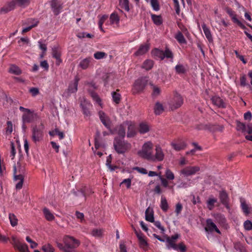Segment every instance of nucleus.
<instances>
[{"mask_svg":"<svg viewBox=\"0 0 252 252\" xmlns=\"http://www.w3.org/2000/svg\"><path fill=\"white\" fill-rule=\"evenodd\" d=\"M166 178L170 181L173 180L175 179V176L172 171L169 168H167L165 172Z\"/></svg>","mask_w":252,"mask_h":252,"instance_id":"nucleus-47","label":"nucleus"},{"mask_svg":"<svg viewBox=\"0 0 252 252\" xmlns=\"http://www.w3.org/2000/svg\"><path fill=\"white\" fill-rule=\"evenodd\" d=\"M163 51L158 48H155L151 52V54L155 58H158L163 60Z\"/></svg>","mask_w":252,"mask_h":252,"instance_id":"nucleus-35","label":"nucleus"},{"mask_svg":"<svg viewBox=\"0 0 252 252\" xmlns=\"http://www.w3.org/2000/svg\"><path fill=\"white\" fill-rule=\"evenodd\" d=\"M220 198L221 202L224 205L228 204V195L225 191H221L220 192Z\"/></svg>","mask_w":252,"mask_h":252,"instance_id":"nucleus-34","label":"nucleus"},{"mask_svg":"<svg viewBox=\"0 0 252 252\" xmlns=\"http://www.w3.org/2000/svg\"><path fill=\"white\" fill-rule=\"evenodd\" d=\"M127 124L128 121H125L120 125L117 126L114 129H113L115 130L114 134L117 133L122 138H124L126 135L125 129L126 127V125H127Z\"/></svg>","mask_w":252,"mask_h":252,"instance_id":"nucleus-13","label":"nucleus"},{"mask_svg":"<svg viewBox=\"0 0 252 252\" xmlns=\"http://www.w3.org/2000/svg\"><path fill=\"white\" fill-rule=\"evenodd\" d=\"M13 168L14 180L15 181L19 180L15 187L17 189H20L23 185L26 171L25 168L24 166H22L20 163H18L17 166L14 165Z\"/></svg>","mask_w":252,"mask_h":252,"instance_id":"nucleus-1","label":"nucleus"},{"mask_svg":"<svg viewBox=\"0 0 252 252\" xmlns=\"http://www.w3.org/2000/svg\"><path fill=\"white\" fill-rule=\"evenodd\" d=\"M63 241L69 251H76L74 249L77 248L80 244V242L78 240L68 235L63 238Z\"/></svg>","mask_w":252,"mask_h":252,"instance_id":"nucleus-6","label":"nucleus"},{"mask_svg":"<svg viewBox=\"0 0 252 252\" xmlns=\"http://www.w3.org/2000/svg\"><path fill=\"white\" fill-rule=\"evenodd\" d=\"M106 54L103 52H96L94 54V57L95 59L100 60L105 58Z\"/></svg>","mask_w":252,"mask_h":252,"instance_id":"nucleus-52","label":"nucleus"},{"mask_svg":"<svg viewBox=\"0 0 252 252\" xmlns=\"http://www.w3.org/2000/svg\"><path fill=\"white\" fill-rule=\"evenodd\" d=\"M154 65V61L151 60H146L143 63L141 67L146 70L151 69Z\"/></svg>","mask_w":252,"mask_h":252,"instance_id":"nucleus-30","label":"nucleus"},{"mask_svg":"<svg viewBox=\"0 0 252 252\" xmlns=\"http://www.w3.org/2000/svg\"><path fill=\"white\" fill-rule=\"evenodd\" d=\"M148 80L146 77H141L137 79L133 86V94H138L143 91L147 85Z\"/></svg>","mask_w":252,"mask_h":252,"instance_id":"nucleus-7","label":"nucleus"},{"mask_svg":"<svg viewBox=\"0 0 252 252\" xmlns=\"http://www.w3.org/2000/svg\"><path fill=\"white\" fill-rule=\"evenodd\" d=\"M119 2L121 8H124L127 12L129 11L128 0H119Z\"/></svg>","mask_w":252,"mask_h":252,"instance_id":"nucleus-43","label":"nucleus"},{"mask_svg":"<svg viewBox=\"0 0 252 252\" xmlns=\"http://www.w3.org/2000/svg\"><path fill=\"white\" fill-rule=\"evenodd\" d=\"M7 126L5 128L6 133L8 135L10 134L13 131V125L11 121H7L6 123Z\"/></svg>","mask_w":252,"mask_h":252,"instance_id":"nucleus-50","label":"nucleus"},{"mask_svg":"<svg viewBox=\"0 0 252 252\" xmlns=\"http://www.w3.org/2000/svg\"><path fill=\"white\" fill-rule=\"evenodd\" d=\"M217 200L215 198H210L207 201L208 208L210 210L213 209L214 206V204L216 203Z\"/></svg>","mask_w":252,"mask_h":252,"instance_id":"nucleus-51","label":"nucleus"},{"mask_svg":"<svg viewBox=\"0 0 252 252\" xmlns=\"http://www.w3.org/2000/svg\"><path fill=\"white\" fill-rule=\"evenodd\" d=\"M16 3L21 7H26L29 5L30 0H16Z\"/></svg>","mask_w":252,"mask_h":252,"instance_id":"nucleus-49","label":"nucleus"},{"mask_svg":"<svg viewBox=\"0 0 252 252\" xmlns=\"http://www.w3.org/2000/svg\"><path fill=\"white\" fill-rule=\"evenodd\" d=\"M175 38L180 44H185L187 43L186 40L181 32H179L175 35Z\"/></svg>","mask_w":252,"mask_h":252,"instance_id":"nucleus-42","label":"nucleus"},{"mask_svg":"<svg viewBox=\"0 0 252 252\" xmlns=\"http://www.w3.org/2000/svg\"><path fill=\"white\" fill-rule=\"evenodd\" d=\"M150 130L149 126L145 123H142L140 124L139 126V131L141 134H144Z\"/></svg>","mask_w":252,"mask_h":252,"instance_id":"nucleus-32","label":"nucleus"},{"mask_svg":"<svg viewBox=\"0 0 252 252\" xmlns=\"http://www.w3.org/2000/svg\"><path fill=\"white\" fill-rule=\"evenodd\" d=\"M153 143L147 141L143 145L141 149L138 152L137 154L139 157L151 161L153 153Z\"/></svg>","mask_w":252,"mask_h":252,"instance_id":"nucleus-2","label":"nucleus"},{"mask_svg":"<svg viewBox=\"0 0 252 252\" xmlns=\"http://www.w3.org/2000/svg\"><path fill=\"white\" fill-rule=\"evenodd\" d=\"M206 232L212 233L215 231L217 233L220 234V232L218 228L217 225L213 222L212 220L208 219L206 220V226L205 227Z\"/></svg>","mask_w":252,"mask_h":252,"instance_id":"nucleus-14","label":"nucleus"},{"mask_svg":"<svg viewBox=\"0 0 252 252\" xmlns=\"http://www.w3.org/2000/svg\"><path fill=\"white\" fill-rule=\"evenodd\" d=\"M50 5L52 10L55 15H58L63 8L62 4L58 1V0H51Z\"/></svg>","mask_w":252,"mask_h":252,"instance_id":"nucleus-15","label":"nucleus"},{"mask_svg":"<svg viewBox=\"0 0 252 252\" xmlns=\"http://www.w3.org/2000/svg\"><path fill=\"white\" fill-rule=\"evenodd\" d=\"M112 96L114 102L116 104H119L121 99V94L116 92H113L112 93Z\"/></svg>","mask_w":252,"mask_h":252,"instance_id":"nucleus-48","label":"nucleus"},{"mask_svg":"<svg viewBox=\"0 0 252 252\" xmlns=\"http://www.w3.org/2000/svg\"><path fill=\"white\" fill-rule=\"evenodd\" d=\"M19 109L24 112L22 116V122L24 124L32 123L38 117L36 113H34L30 109L25 108L22 106H20Z\"/></svg>","mask_w":252,"mask_h":252,"instance_id":"nucleus-5","label":"nucleus"},{"mask_svg":"<svg viewBox=\"0 0 252 252\" xmlns=\"http://www.w3.org/2000/svg\"><path fill=\"white\" fill-rule=\"evenodd\" d=\"M49 134L52 136L58 135L59 136L60 139H63L64 136L63 133V132L60 131L58 128H56L55 130L50 131Z\"/></svg>","mask_w":252,"mask_h":252,"instance_id":"nucleus-46","label":"nucleus"},{"mask_svg":"<svg viewBox=\"0 0 252 252\" xmlns=\"http://www.w3.org/2000/svg\"><path fill=\"white\" fill-rule=\"evenodd\" d=\"M44 126L42 123L39 125L33 126L32 127V139L34 142L36 143L42 140L43 137V130Z\"/></svg>","mask_w":252,"mask_h":252,"instance_id":"nucleus-4","label":"nucleus"},{"mask_svg":"<svg viewBox=\"0 0 252 252\" xmlns=\"http://www.w3.org/2000/svg\"><path fill=\"white\" fill-rule=\"evenodd\" d=\"M212 103L216 106L220 108H225V104L223 100L220 97L215 96L212 97Z\"/></svg>","mask_w":252,"mask_h":252,"instance_id":"nucleus-19","label":"nucleus"},{"mask_svg":"<svg viewBox=\"0 0 252 252\" xmlns=\"http://www.w3.org/2000/svg\"><path fill=\"white\" fill-rule=\"evenodd\" d=\"M90 103H87L85 101L81 103V106L83 111V113L84 115L87 117L90 116L91 115V113L90 111Z\"/></svg>","mask_w":252,"mask_h":252,"instance_id":"nucleus-25","label":"nucleus"},{"mask_svg":"<svg viewBox=\"0 0 252 252\" xmlns=\"http://www.w3.org/2000/svg\"><path fill=\"white\" fill-rule=\"evenodd\" d=\"M42 250L45 252H54V248L49 244L44 245L42 248Z\"/></svg>","mask_w":252,"mask_h":252,"instance_id":"nucleus-54","label":"nucleus"},{"mask_svg":"<svg viewBox=\"0 0 252 252\" xmlns=\"http://www.w3.org/2000/svg\"><path fill=\"white\" fill-rule=\"evenodd\" d=\"M145 219L151 222H154V212L150 207H148L145 211Z\"/></svg>","mask_w":252,"mask_h":252,"instance_id":"nucleus-23","label":"nucleus"},{"mask_svg":"<svg viewBox=\"0 0 252 252\" xmlns=\"http://www.w3.org/2000/svg\"><path fill=\"white\" fill-rule=\"evenodd\" d=\"M217 221L221 224H224L226 223V219L223 216L220 214H218L216 217Z\"/></svg>","mask_w":252,"mask_h":252,"instance_id":"nucleus-56","label":"nucleus"},{"mask_svg":"<svg viewBox=\"0 0 252 252\" xmlns=\"http://www.w3.org/2000/svg\"><path fill=\"white\" fill-rule=\"evenodd\" d=\"M182 96L177 93H175L173 97L169 102V106L172 110L180 107L183 104Z\"/></svg>","mask_w":252,"mask_h":252,"instance_id":"nucleus-9","label":"nucleus"},{"mask_svg":"<svg viewBox=\"0 0 252 252\" xmlns=\"http://www.w3.org/2000/svg\"><path fill=\"white\" fill-rule=\"evenodd\" d=\"M93 59L91 57L87 58L83 60L79 63V66L83 69L87 68Z\"/></svg>","mask_w":252,"mask_h":252,"instance_id":"nucleus-33","label":"nucleus"},{"mask_svg":"<svg viewBox=\"0 0 252 252\" xmlns=\"http://www.w3.org/2000/svg\"><path fill=\"white\" fill-rule=\"evenodd\" d=\"M53 57L56 59V64L59 65L62 63L61 59V53L56 48H54L52 49Z\"/></svg>","mask_w":252,"mask_h":252,"instance_id":"nucleus-27","label":"nucleus"},{"mask_svg":"<svg viewBox=\"0 0 252 252\" xmlns=\"http://www.w3.org/2000/svg\"><path fill=\"white\" fill-rule=\"evenodd\" d=\"M127 136L128 137H132L136 134V131L134 124L130 121H128Z\"/></svg>","mask_w":252,"mask_h":252,"instance_id":"nucleus-17","label":"nucleus"},{"mask_svg":"<svg viewBox=\"0 0 252 252\" xmlns=\"http://www.w3.org/2000/svg\"><path fill=\"white\" fill-rule=\"evenodd\" d=\"M43 213L45 218L49 221H52L54 220L55 217L53 214L46 208L43 209Z\"/></svg>","mask_w":252,"mask_h":252,"instance_id":"nucleus-37","label":"nucleus"},{"mask_svg":"<svg viewBox=\"0 0 252 252\" xmlns=\"http://www.w3.org/2000/svg\"><path fill=\"white\" fill-rule=\"evenodd\" d=\"M57 246L61 250L63 251L64 252H76V251H69L67 249L66 246L65 245L64 246L63 245V244L61 243H57Z\"/></svg>","mask_w":252,"mask_h":252,"instance_id":"nucleus-60","label":"nucleus"},{"mask_svg":"<svg viewBox=\"0 0 252 252\" xmlns=\"http://www.w3.org/2000/svg\"><path fill=\"white\" fill-rule=\"evenodd\" d=\"M98 116L101 122L109 130L110 133L114 134L115 130L111 128L112 122L109 117L102 111L98 112Z\"/></svg>","mask_w":252,"mask_h":252,"instance_id":"nucleus-8","label":"nucleus"},{"mask_svg":"<svg viewBox=\"0 0 252 252\" xmlns=\"http://www.w3.org/2000/svg\"><path fill=\"white\" fill-rule=\"evenodd\" d=\"M151 18L154 23L157 26H160L163 23V19L161 15L152 14Z\"/></svg>","mask_w":252,"mask_h":252,"instance_id":"nucleus-29","label":"nucleus"},{"mask_svg":"<svg viewBox=\"0 0 252 252\" xmlns=\"http://www.w3.org/2000/svg\"><path fill=\"white\" fill-rule=\"evenodd\" d=\"M155 154H153L151 161H161L164 159V154L159 145H156Z\"/></svg>","mask_w":252,"mask_h":252,"instance_id":"nucleus-11","label":"nucleus"},{"mask_svg":"<svg viewBox=\"0 0 252 252\" xmlns=\"http://www.w3.org/2000/svg\"><path fill=\"white\" fill-rule=\"evenodd\" d=\"M175 70L179 74L184 73L186 72V69L182 64H177L175 66Z\"/></svg>","mask_w":252,"mask_h":252,"instance_id":"nucleus-55","label":"nucleus"},{"mask_svg":"<svg viewBox=\"0 0 252 252\" xmlns=\"http://www.w3.org/2000/svg\"><path fill=\"white\" fill-rule=\"evenodd\" d=\"M16 1L14 0L11 1L7 3L4 6L0 9V12L7 13L15 8Z\"/></svg>","mask_w":252,"mask_h":252,"instance_id":"nucleus-16","label":"nucleus"},{"mask_svg":"<svg viewBox=\"0 0 252 252\" xmlns=\"http://www.w3.org/2000/svg\"><path fill=\"white\" fill-rule=\"evenodd\" d=\"M202 28L203 30L204 33L208 40L211 42L213 41V37L211 33L210 29L206 26L205 23L202 25Z\"/></svg>","mask_w":252,"mask_h":252,"instance_id":"nucleus-26","label":"nucleus"},{"mask_svg":"<svg viewBox=\"0 0 252 252\" xmlns=\"http://www.w3.org/2000/svg\"><path fill=\"white\" fill-rule=\"evenodd\" d=\"M140 247L143 249L145 248L147 245V242L144 238H140L139 240Z\"/></svg>","mask_w":252,"mask_h":252,"instance_id":"nucleus-63","label":"nucleus"},{"mask_svg":"<svg viewBox=\"0 0 252 252\" xmlns=\"http://www.w3.org/2000/svg\"><path fill=\"white\" fill-rule=\"evenodd\" d=\"M11 151H10V157H11V159H13L15 158V156L16 154V150L14 147V144L13 142L11 143Z\"/></svg>","mask_w":252,"mask_h":252,"instance_id":"nucleus-61","label":"nucleus"},{"mask_svg":"<svg viewBox=\"0 0 252 252\" xmlns=\"http://www.w3.org/2000/svg\"><path fill=\"white\" fill-rule=\"evenodd\" d=\"M241 206L243 210V213L246 215H248L252 213V208L251 207L246 203V201L244 199H241Z\"/></svg>","mask_w":252,"mask_h":252,"instance_id":"nucleus-18","label":"nucleus"},{"mask_svg":"<svg viewBox=\"0 0 252 252\" xmlns=\"http://www.w3.org/2000/svg\"><path fill=\"white\" fill-rule=\"evenodd\" d=\"M9 219L10 224L13 227L15 226L18 224V219L14 214L10 213L9 214Z\"/></svg>","mask_w":252,"mask_h":252,"instance_id":"nucleus-40","label":"nucleus"},{"mask_svg":"<svg viewBox=\"0 0 252 252\" xmlns=\"http://www.w3.org/2000/svg\"><path fill=\"white\" fill-rule=\"evenodd\" d=\"M172 147L176 151H180L184 150L187 147V144L184 141H180L179 143L172 142Z\"/></svg>","mask_w":252,"mask_h":252,"instance_id":"nucleus-20","label":"nucleus"},{"mask_svg":"<svg viewBox=\"0 0 252 252\" xmlns=\"http://www.w3.org/2000/svg\"><path fill=\"white\" fill-rule=\"evenodd\" d=\"M154 109V113L157 115L161 114L164 111V108L162 104L158 101L155 103Z\"/></svg>","mask_w":252,"mask_h":252,"instance_id":"nucleus-28","label":"nucleus"},{"mask_svg":"<svg viewBox=\"0 0 252 252\" xmlns=\"http://www.w3.org/2000/svg\"><path fill=\"white\" fill-rule=\"evenodd\" d=\"M237 127L238 130H241L243 132H245L246 130V126L243 123L238 122L237 123Z\"/></svg>","mask_w":252,"mask_h":252,"instance_id":"nucleus-58","label":"nucleus"},{"mask_svg":"<svg viewBox=\"0 0 252 252\" xmlns=\"http://www.w3.org/2000/svg\"><path fill=\"white\" fill-rule=\"evenodd\" d=\"M173 57L174 55L172 52L168 47H166L165 51H163V60L164 58L171 59L172 60Z\"/></svg>","mask_w":252,"mask_h":252,"instance_id":"nucleus-41","label":"nucleus"},{"mask_svg":"<svg viewBox=\"0 0 252 252\" xmlns=\"http://www.w3.org/2000/svg\"><path fill=\"white\" fill-rule=\"evenodd\" d=\"M104 230L102 229H94L91 232V234L96 238H101L103 236Z\"/></svg>","mask_w":252,"mask_h":252,"instance_id":"nucleus-38","label":"nucleus"},{"mask_svg":"<svg viewBox=\"0 0 252 252\" xmlns=\"http://www.w3.org/2000/svg\"><path fill=\"white\" fill-rule=\"evenodd\" d=\"M152 87L153 93L152 94L154 96H158L160 93V90L158 86H155L153 84H151Z\"/></svg>","mask_w":252,"mask_h":252,"instance_id":"nucleus-53","label":"nucleus"},{"mask_svg":"<svg viewBox=\"0 0 252 252\" xmlns=\"http://www.w3.org/2000/svg\"><path fill=\"white\" fill-rule=\"evenodd\" d=\"M110 21L111 24H118L120 21V18L118 14L114 12L110 15Z\"/></svg>","mask_w":252,"mask_h":252,"instance_id":"nucleus-45","label":"nucleus"},{"mask_svg":"<svg viewBox=\"0 0 252 252\" xmlns=\"http://www.w3.org/2000/svg\"><path fill=\"white\" fill-rule=\"evenodd\" d=\"M92 192L91 189L84 188L81 189L80 191L76 193V195L79 197H82L85 200L86 195H89Z\"/></svg>","mask_w":252,"mask_h":252,"instance_id":"nucleus-22","label":"nucleus"},{"mask_svg":"<svg viewBox=\"0 0 252 252\" xmlns=\"http://www.w3.org/2000/svg\"><path fill=\"white\" fill-rule=\"evenodd\" d=\"M244 226L246 230H250L252 229V222L249 220H247L244 223Z\"/></svg>","mask_w":252,"mask_h":252,"instance_id":"nucleus-59","label":"nucleus"},{"mask_svg":"<svg viewBox=\"0 0 252 252\" xmlns=\"http://www.w3.org/2000/svg\"><path fill=\"white\" fill-rule=\"evenodd\" d=\"M150 49L149 44L141 45L138 50L135 53L136 56H141L145 54Z\"/></svg>","mask_w":252,"mask_h":252,"instance_id":"nucleus-21","label":"nucleus"},{"mask_svg":"<svg viewBox=\"0 0 252 252\" xmlns=\"http://www.w3.org/2000/svg\"><path fill=\"white\" fill-rule=\"evenodd\" d=\"M160 207L164 212H166L168 209V205L166 198L163 196L161 198Z\"/></svg>","mask_w":252,"mask_h":252,"instance_id":"nucleus-44","label":"nucleus"},{"mask_svg":"<svg viewBox=\"0 0 252 252\" xmlns=\"http://www.w3.org/2000/svg\"><path fill=\"white\" fill-rule=\"evenodd\" d=\"M113 146L116 152L119 154H124L130 150L131 144L118 137H115L114 140Z\"/></svg>","mask_w":252,"mask_h":252,"instance_id":"nucleus-3","label":"nucleus"},{"mask_svg":"<svg viewBox=\"0 0 252 252\" xmlns=\"http://www.w3.org/2000/svg\"><path fill=\"white\" fill-rule=\"evenodd\" d=\"M151 4L155 11H158L159 9V4L157 0H151Z\"/></svg>","mask_w":252,"mask_h":252,"instance_id":"nucleus-57","label":"nucleus"},{"mask_svg":"<svg viewBox=\"0 0 252 252\" xmlns=\"http://www.w3.org/2000/svg\"><path fill=\"white\" fill-rule=\"evenodd\" d=\"M158 178L161 182V185L163 187L168 188L169 189L173 188V186H170L168 185V181H167L168 180L166 178H163V176L161 175V173H159Z\"/></svg>","mask_w":252,"mask_h":252,"instance_id":"nucleus-39","label":"nucleus"},{"mask_svg":"<svg viewBox=\"0 0 252 252\" xmlns=\"http://www.w3.org/2000/svg\"><path fill=\"white\" fill-rule=\"evenodd\" d=\"M88 92L94 100L96 101L99 105H101V100L97 94L91 89H88Z\"/></svg>","mask_w":252,"mask_h":252,"instance_id":"nucleus-36","label":"nucleus"},{"mask_svg":"<svg viewBox=\"0 0 252 252\" xmlns=\"http://www.w3.org/2000/svg\"><path fill=\"white\" fill-rule=\"evenodd\" d=\"M153 222L154 223L155 225L161 230V232L162 233H164L165 229L162 226H161L160 222L159 221H154Z\"/></svg>","mask_w":252,"mask_h":252,"instance_id":"nucleus-62","label":"nucleus"},{"mask_svg":"<svg viewBox=\"0 0 252 252\" xmlns=\"http://www.w3.org/2000/svg\"><path fill=\"white\" fill-rule=\"evenodd\" d=\"M8 72L10 73L16 75H20L22 73V70L16 65L14 64H11L9 68Z\"/></svg>","mask_w":252,"mask_h":252,"instance_id":"nucleus-24","label":"nucleus"},{"mask_svg":"<svg viewBox=\"0 0 252 252\" xmlns=\"http://www.w3.org/2000/svg\"><path fill=\"white\" fill-rule=\"evenodd\" d=\"M15 248L21 252H29L28 247L27 244L21 242H16Z\"/></svg>","mask_w":252,"mask_h":252,"instance_id":"nucleus-31","label":"nucleus"},{"mask_svg":"<svg viewBox=\"0 0 252 252\" xmlns=\"http://www.w3.org/2000/svg\"><path fill=\"white\" fill-rule=\"evenodd\" d=\"M79 78L78 76H75L73 83H70L68 88L64 91L63 94V96L68 97L71 94L75 93L78 90V84Z\"/></svg>","mask_w":252,"mask_h":252,"instance_id":"nucleus-10","label":"nucleus"},{"mask_svg":"<svg viewBox=\"0 0 252 252\" xmlns=\"http://www.w3.org/2000/svg\"><path fill=\"white\" fill-rule=\"evenodd\" d=\"M180 236V234H176L172 236L171 237H167V242L169 243V242L173 241V242H175V240L177 239Z\"/></svg>","mask_w":252,"mask_h":252,"instance_id":"nucleus-64","label":"nucleus"},{"mask_svg":"<svg viewBox=\"0 0 252 252\" xmlns=\"http://www.w3.org/2000/svg\"><path fill=\"white\" fill-rule=\"evenodd\" d=\"M200 170V167L197 166H187L180 171V173L185 176H189L195 174Z\"/></svg>","mask_w":252,"mask_h":252,"instance_id":"nucleus-12","label":"nucleus"}]
</instances>
